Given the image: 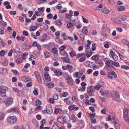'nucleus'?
I'll return each mask as SVG.
<instances>
[{"instance_id": "37998d69", "label": "nucleus", "mask_w": 129, "mask_h": 129, "mask_svg": "<svg viewBox=\"0 0 129 129\" xmlns=\"http://www.w3.org/2000/svg\"><path fill=\"white\" fill-rule=\"evenodd\" d=\"M55 23L58 25H61L62 23L60 20H57L55 21Z\"/></svg>"}, {"instance_id": "13d9d810", "label": "nucleus", "mask_w": 129, "mask_h": 129, "mask_svg": "<svg viewBox=\"0 0 129 129\" xmlns=\"http://www.w3.org/2000/svg\"><path fill=\"white\" fill-rule=\"evenodd\" d=\"M5 54V51L3 50H1L0 52V55L2 56H4Z\"/></svg>"}, {"instance_id": "09e8293b", "label": "nucleus", "mask_w": 129, "mask_h": 129, "mask_svg": "<svg viewBox=\"0 0 129 129\" xmlns=\"http://www.w3.org/2000/svg\"><path fill=\"white\" fill-rule=\"evenodd\" d=\"M44 10V8L43 7H41L38 9V10L40 12V13L43 12Z\"/></svg>"}, {"instance_id": "338daca9", "label": "nucleus", "mask_w": 129, "mask_h": 129, "mask_svg": "<svg viewBox=\"0 0 129 129\" xmlns=\"http://www.w3.org/2000/svg\"><path fill=\"white\" fill-rule=\"evenodd\" d=\"M85 103L86 105H89L91 104V103L88 100H86L85 101Z\"/></svg>"}, {"instance_id": "dca6fc26", "label": "nucleus", "mask_w": 129, "mask_h": 129, "mask_svg": "<svg viewBox=\"0 0 129 129\" xmlns=\"http://www.w3.org/2000/svg\"><path fill=\"white\" fill-rule=\"evenodd\" d=\"M104 60L105 61V63L106 65L112 64L113 61L110 60L108 58H106L104 59Z\"/></svg>"}, {"instance_id": "bf43d9fd", "label": "nucleus", "mask_w": 129, "mask_h": 129, "mask_svg": "<svg viewBox=\"0 0 129 129\" xmlns=\"http://www.w3.org/2000/svg\"><path fill=\"white\" fill-rule=\"evenodd\" d=\"M111 57H112L113 59L115 61L117 60L118 58V57L116 55H114Z\"/></svg>"}, {"instance_id": "cd10ccee", "label": "nucleus", "mask_w": 129, "mask_h": 129, "mask_svg": "<svg viewBox=\"0 0 129 129\" xmlns=\"http://www.w3.org/2000/svg\"><path fill=\"white\" fill-rule=\"evenodd\" d=\"M47 85L49 88H52L54 86V83L52 82H50Z\"/></svg>"}, {"instance_id": "de8ad7c7", "label": "nucleus", "mask_w": 129, "mask_h": 129, "mask_svg": "<svg viewBox=\"0 0 129 129\" xmlns=\"http://www.w3.org/2000/svg\"><path fill=\"white\" fill-rule=\"evenodd\" d=\"M36 105L38 106H40L41 104V102L40 100H37L36 101Z\"/></svg>"}, {"instance_id": "3c124183", "label": "nucleus", "mask_w": 129, "mask_h": 129, "mask_svg": "<svg viewBox=\"0 0 129 129\" xmlns=\"http://www.w3.org/2000/svg\"><path fill=\"white\" fill-rule=\"evenodd\" d=\"M52 52L54 54H56L57 53V50L55 48H53L52 49Z\"/></svg>"}, {"instance_id": "603ef678", "label": "nucleus", "mask_w": 129, "mask_h": 129, "mask_svg": "<svg viewBox=\"0 0 129 129\" xmlns=\"http://www.w3.org/2000/svg\"><path fill=\"white\" fill-rule=\"evenodd\" d=\"M70 54L71 57H73L76 56V53L74 51L71 52L70 53Z\"/></svg>"}, {"instance_id": "4d7b16f0", "label": "nucleus", "mask_w": 129, "mask_h": 129, "mask_svg": "<svg viewBox=\"0 0 129 129\" xmlns=\"http://www.w3.org/2000/svg\"><path fill=\"white\" fill-rule=\"evenodd\" d=\"M74 108V105H72L69 106L68 108L69 110L71 111Z\"/></svg>"}, {"instance_id": "423d86ee", "label": "nucleus", "mask_w": 129, "mask_h": 129, "mask_svg": "<svg viewBox=\"0 0 129 129\" xmlns=\"http://www.w3.org/2000/svg\"><path fill=\"white\" fill-rule=\"evenodd\" d=\"M111 96L113 98L114 100H116V99L119 98V95L118 93L117 92L114 91L111 93Z\"/></svg>"}, {"instance_id": "ddd939ff", "label": "nucleus", "mask_w": 129, "mask_h": 129, "mask_svg": "<svg viewBox=\"0 0 129 129\" xmlns=\"http://www.w3.org/2000/svg\"><path fill=\"white\" fill-rule=\"evenodd\" d=\"M21 78L22 81L25 82L29 81L31 79L30 77L28 76H24L21 77Z\"/></svg>"}, {"instance_id": "7ed1b4c3", "label": "nucleus", "mask_w": 129, "mask_h": 129, "mask_svg": "<svg viewBox=\"0 0 129 129\" xmlns=\"http://www.w3.org/2000/svg\"><path fill=\"white\" fill-rule=\"evenodd\" d=\"M7 120L9 123L13 124L16 122L17 121V119L15 116H11L7 118Z\"/></svg>"}, {"instance_id": "680f3d73", "label": "nucleus", "mask_w": 129, "mask_h": 129, "mask_svg": "<svg viewBox=\"0 0 129 129\" xmlns=\"http://www.w3.org/2000/svg\"><path fill=\"white\" fill-rule=\"evenodd\" d=\"M22 34L23 35L26 36H27L28 35V33L26 30L23 31Z\"/></svg>"}, {"instance_id": "9b49d317", "label": "nucleus", "mask_w": 129, "mask_h": 129, "mask_svg": "<svg viewBox=\"0 0 129 129\" xmlns=\"http://www.w3.org/2000/svg\"><path fill=\"white\" fill-rule=\"evenodd\" d=\"M66 79L67 82L70 85H73L74 81L71 77L69 76L66 78Z\"/></svg>"}, {"instance_id": "c85d7f7f", "label": "nucleus", "mask_w": 129, "mask_h": 129, "mask_svg": "<svg viewBox=\"0 0 129 129\" xmlns=\"http://www.w3.org/2000/svg\"><path fill=\"white\" fill-rule=\"evenodd\" d=\"M111 20L115 22H116L117 21V20H118L119 21H120L121 20H122V21H124V19H123L119 18V20H118L117 18L116 19L114 18H111Z\"/></svg>"}, {"instance_id": "7c9ffc66", "label": "nucleus", "mask_w": 129, "mask_h": 129, "mask_svg": "<svg viewBox=\"0 0 129 129\" xmlns=\"http://www.w3.org/2000/svg\"><path fill=\"white\" fill-rule=\"evenodd\" d=\"M101 86L102 85H100L99 83H98V84L94 86V88L95 90H99L100 89Z\"/></svg>"}, {"instance_id": "79ce46f5", "label": "nucleus", "mask_w": 129, "mask_h": 129, "mask_svg": "<svg viewBox=\"0 0 129 129\" xmlns=\"http://www.w3.org/2000/svg\"><path fill=\"white\" fill-rule=\"evenodd\" d=\"M86 88V87H83L82 88L81 87H79L78 88V90L79 91H81L82 92H83L85 91Z\"/></svg>"}, {"instance_id": "5fc2aeb1", "label": "nucleus", "mask_w": 129, "mask_h": 129, "mask_svg": "<svg viewBox=\"0 0 129 129\" xmlns=\"http://www.w3.org/2000/svg\"><path fill=\"white\" fill-rule=\"evenodd\" d=\"M60 31H58L55 33V35L56 36V38H59L60 37Z\"/></svg>"}, {"instance_id": "bb28decb", "label": "nucleus", "mask_w": 129, "mask_h": 129, "mask_svg": "<svg viewBox=\"0 0 129 129\" xmlns=\"http://www.w3.org/2000/svg\"><path fill=\"white\" fill-rule=\"evenodd\" d=\"M82 31L83 33L85 34H87L88 32L87 28L86 26H84L83 28Z\"/></svg>"}, {"instance_id": "8fccbe9b", "label": "nucleus", "mask_w": 129, "mask_h": 129, "mask_svg": "<svg viewBox=\"0 0 129 129\" xmlns=\"http://www.w3.org/2000/svg\"><path fill=\"white\" fill-rule=\"evenodd\" d=\"M112 64L117 67H118L119 66V63L118 62H112Z\"/></svg>"}, {"instance_id": "aec40b11", "label": "nucleus", "mask_w": 129, "mask_h": 129, "mask_svg": "<svg viewBox=\"0 0 129 129\" xmlns=\"http://www.w3.org/2000/svg\"><path fill=\"white\" fill-rule=\"evenodd\" d=\"M41 27H40L41 28L43 29L46 30L48 29V25L45 24H41L40 25Z\"/></svg>"}, {"instance_id": "393cba45", "label": "nucleus", "mask_w": 129, "mask_h": 129, "mask_svg": "<svg viewBox=\"0 0 129 129\" xmlns=\"http://www.w3.org/2000/svg\"><path fill=\"white\" fill-rule=\"evenodd\" d=\"M47 38V36L46 34H45L43 36L42 38L40 40L41 41L43 42L46 40Z\"/></svg>"}, {"instance_id": "a211bd4d", "label": "nucleus", "mask_w": 129, "mask_h": 129, "mask_svg": "<svg viewBox=\"0 0 129 129\" xmlns=\"http://www.w3.org/2000/svg\"><path fill=\"white\" fill-rule=\"evenodd\" d=\"M107 25L106 24H104L102 27L101 30V33L102 32H105L106 29H107Z\"/></svg>"}, {"instance_id": "052dcab7", "label": "nucleus", "mask_w": 129, "mask_h": 129, "mask_svg": "<svg viewBox=\"0 0 129 129\" xmlns=\"http://www.w3.org/2000/svg\"><path fill=\"white\" fill-rule=\"evenodd\" d=\"M52 129H59L58 126L56 124L53 125L52 127Z\"/></svg>"}, {"instance_id": "5701e85b", "label": "nucleus", "mask_w": 129, "mask_h": 129, "mask_svg": "<svg viewBox=\"0 0 129 129\" xmlns=\"http://www.w3.org/2000/svg\"><path fill=\"white\" fill-rule=\"evenodd\" d=\"M63 61L64 62H66L69 63L70 61V59L67 57H63L62 58Z\"/></svg>"}, {"instance_id": "e2e57ef3", "label": "nucleus", "mask_w": 129, "mask_h": 129, "mask_svg": "<svg viewBox=\"0 0 129 129\" xmlns=\"http://www.w3.org/2000/svg\"><path fill=\"white\" fill-rule=\"evenodd\" d=\"M62 75L64 78H66L68 77L69 76V75L66 73H62Z\"/></svg>"}, {"instance_id": "774afa93", "label": "nucleus", "mask_w": 129, "mask_h": 129, "mask_svg": "<svg viewBox=\"0 0 129 129\" xmlns=\"http://www.w3.org/2000/svg\"><path fill=\"white\" fill-rule=\"evenodd\" d=\"M8 62V61L7 60H4L3 61V64L4 65L6 66Z\"/></svg>"}, {"instance_id": "c756f323", "label": "nucleus", "mask_w": 129, "mask_h": 129, "mask_svg": "<svg viewBox=\"0 0 129 129\" xmlns=\"http://www.w3.org/2000/svg\"><path fill=\"white\" fill-rule=\"evenodd\" d=\"M7 70L3 68H0V72L1 73H5L6 72Z\"/></svg>"}, {"instance_id": "f257e3e1", "label": "nucleus", "mask_w": 129, "mask_h": 129, "mask_svg": "<svg viewBox=\"0 0 129 129\" xmlns=\"http://www.w3.org/2000/svg\"><path fill=\"white\" fill-rule=\"evenodd\" d=\"M8 90L6 86H1L0 87V102H3L7 98L6 92Z\"/></svg>"}, {"instance_id": "a19ab883", "label": "nucleus", "mask_w": 129, "mask_h": 129, "mask_svg": "<svg viewBox=\"0 0 129 129\" xmlns=\"http://www.w3.org/2000/svg\"><path fill=\"white\" fill-rule=\"evenodd\" d=\"M56 41L59 44H61L62 43V40L59 38H56Z\"/></svg>"}, {"instance_id": "a878e982", "label": "nucleus", "mask_w": 129, "mask_h": 129, "mask_svg": "<svg viewBox=\"0 0 129 129\" xmlns=\"http://www.w3.org/2000/svg\"><path fill=\"white\" fill-rule=\"evenodd\" d=\"M102 12L105 14H107L109 12V10L106 8H104L103 9Z\"/></svg>"}, {"instance_id": "9d476101", "label": "nucleus", "mask_w": 129, "mask_h": 129, "mask_svg": "<svg viewBox=\"0 0 129 129\" xmlns=\"http://www.w3.org/2000/svg\"><path fill=\"white\" fill-rule=\"evenodd\" d=\"M47 113L49 115L51 114L52 113V107L51 106L47 105L46 107Z\"/></svg>"}, {"instance_id": "6ab92c4d", "label": "nucleus", "mask_w": 129, "mask_h": 129, "mask_svg": "<svg viewBox=\"0 0 129 129\" xmlns=\"http://www.w3.org/2000/svg\"><path fill=\"white\" fill-rule=\"evenodd\" d=\"M125 9V7L123 6H119L117 8V10L119 11H122Z\"/></svg>"}, {"instance_id": "39448f33", "label": "nucleus", "mask_w": 129, "mask_h": 129, "mask_svg": "<svg viewBox=\"0 0 129 129\" xmlns=\"http://www.w3.org/2000/svg\"><path fill=\"white\" fill-rule=\"evenodd\" d=\"M108 76L111 79H115L117 77V75L114 71H111L108 72Z\"/></svg>"}, {"instance_id": "4468645a", "label": "nucleus", "mask_w": 129, "mask_h": 129, "mask_svg": "<svg viewBox=\"0 0 129 129\" xmlns=\"http://www.w3.org/2000/svg\"><path fill=\"white\" fill-rule=\"evenodd\" d=\"M44 77L46 81H50L51 80L50 77L49 76V74L47 73H45L44 75Z\"/></svg>"}, {"instance_id": "c9c22d12", "label": "nucleus", "mask_w": 129, "mask_h": 129, "mask_svg": "<svg viewBox=\"0 0 129 129\" xmlns=\"http://www.w3.org/2000/svg\"><path fill=\"white\" fill-rule=\"evenodd\" d=\"M59 110H60V111H62V110L61 109L58 108H56L54 112L56 114H58V113H60V112H59Z\"/></svg>"}, {"instance_id": "4be33fe9", "label": "nucleus", "mask_w": 129, "mask_h": 129, "mask_svg": "<svg viewBox=\"0 0 129 129\" xmlns=\"http://www.w3.org/2000/svg\"><path fill=\"white\" fill-rule=\"evenodd\" d=\"M30 57L34 59H36V58L37 56L36 54L34 52H31L30 54Z\"/></svg>"}, {"instance_id": "69168bd1", "label": "nucleus", "mask_w": 129, "mask_h": 129, "mask_svg": "<svg viewBox=\"0 0 129 129\" xmlns=\"http://www.w3.org/2000/svg\"><path fill=\"white\" fill-rule=\"evenodd\" d=\"M66 48V47L64 45H62L59 48V49L60 51H63Z\"/></svg>"}, {"instance_id": "58836bf2", "label": "nucleus", "mask_w": 129, "mask_h": 129, "mask_svg": "<svg viewBox=\"0 0 129 129\" xmlns=\"http://www.w3.org/2000/svg\"><path fill=\"white\" fill-rule=\"evenodd\" d=\"M86 59V57L85 56H83L82 57L79 59V61L80 62H82L84 61Z\"/></svg>"}, {"instance_id": "e433bc0d", "label": "nucleus", "mask_w": 129, "mask_h": 129, "mask_svg": "<svg viewBox=\"0 0 129 129\" xmlns=\"http://www.w3.org/2000/svg\"><path fill=\"white\" fill-rule=\"evenodd\" d=\"M37 28V26H33L31 27L30 29V30L31 31H33L36 30Z\"/></svg>"}, {"instance_id": "0eeeda50", "label": "nucleus", "mask_w": 129, "mask_h": 129, "mask_svg": "<svg viewBox=\"0 0 129 129\" xmlns=\"http://www.w3.org/2000/svg\"><path fill=\"white\" fill-rule=\"evenodd\" d=\"M18 109L17 107H14L9 110L8 112L12 113H14L16 114H18Z\"/></svg>"}, {"instance_id": "6e6d98bb", "label": "nucleus", "mask_w": 129, "mask_h": 129, "mask_svg": "<svg viewBox=\"0 0 129 129\" xmlns=\"http://www.w3.org/2000/svg\"><path fill=\"white\" fill-rule=\"evenodd\" d=\"M36 88L35 87L34 89H35L33 91V93L35 95H37L38 94V91L37 90L35 89Z\"/></svg>"}, {"instance_id": "a18cd8bd", "label": "nucleus", "mask_w": 129, "mask_h": 129, "mask_svg": "<svg viewBox=\"0 0 129 129\" xmlns=\"http://www.w3.org/2000/svg\"><path fill=\"white\" fill-rule=\"evenodd\" d=\"M121 68L125 70H128L129 69V67L128 66L125 65H122L121 66Z\"/></svg>"}, {"instance_id": "c03bdc74", "label": "nucleus", "mask_w": 129, "mask_h": 129, "mask_svg": "<svg viewBox=\"0 0 129 129\" xmlns=\"http://www.w3.org/2000/svg\"><path fill=\"white\" fill-rule=\"evenodd\" d=\"M23 129H30L29 125L27 124H24L23 126Z\"/></svg>"}, {"instance_id": "b1692460", "label": "nucleus", "mask_w": 129, "mask_h": 129, "mask_svg": "<svg viewBox=\"0 0 129 129\" xmlns=\"http://www.w3.org/2000/svg\"><path fill=\"white\" fill-rule=\"evenodd\" d=\"M129 42L128 40L125 39H122L121 40V42L125 45H127Z\"/></svg>"}, {"instance_id": "412c9836", "label": "nucleus", "mask_w": 129, "mask_h": 129, "mask_svg": "<svg viewBox=\"0 0 129 129\" xmlns=\"http://www.w3.org/2000/svg\"><path fill=\"white\" fill-rule=\"evenodd\" d=\"M114 124L115 127L117 129H119L120 128V126L119 124L117 122L115 121L114 122Z\"/></svg>"}, {"instance_id": "49530a36", "label": "nucleus", "mask_w": 129, "mask_h": 129, "mask_svg": "<svg viewBox=\"0 0 129 129\" xmlns=\"http://www.w3.org/2000/svg\"><path fill=\"white\" fill-rule=\"evenodd\" d=\"M67 27L69 28H70L72 27L73 26V24L71 23H69L67 24Z\"/></svg>"}, {"instance_id": "20e7f679", "label": "nucleus", "mask_w": 129, "mask_h": 129, "mask_svg": "<svg viewBox=\"0 0 129 129\" xmlns=\"http://www.w3.org/2000/svg\"><path fill=\"white\" fill-rule=\"evenodd\" d=\"M5 101L3 102H4L6 105L7 107L11 105L13 103V99L11 97L8 98Z\"/></svg>"}, {"instance_id": "72a5a7b5", "label": "nucleus", "mask_w": 129, "mask_h": 129, "mask_svg": "<svg viewBox=\"0 0 129 129\" xmlns=\"http://www.w3.org/2000/svg\"><path fill=\"white\" fill-rule=\"evenodd\" d=\"M5 115L2 112H0V120H3L4 118Z\"/></svg>"}, {"instance_id": "2f4dec72", "label": "nucleus", "mask_w": 129, "mask_h": 129, "mask_svg": "<svg viewBox=\"0 0 129 129\" xmlns=\"http://www.w3.org/2000/svg\"><path fill=\"white\" fill-rule=\"evenodd\" d=\"M44 55L45 56V58H47L50 56V55L48 51H45L44 52Z\"/></svg>"}, {"instance_id": "0e129e2a", "label": "nucleus", "mask_w": 129, "mask_h": 129, "mask_svg": "<svg viewBox=\"0 0 129 129\" xmlns=\"http://www.w3.org/2000/svg\"><path fill=\"white\" fill-rule=\"evenodd\" d=\"M84 65L87 67H90V64L89 63V62L88 61H86L85 63L84 64Z\"/></svg>"}, {"instance_id": "f03ea898", "label": "nucleus", "mask_w": 129, "mask_h": 129, "mask_svg": "<svg viewBox=\"0 0 129 129\" xmlns=\"http://www.w3.org/2000/svg\"><path fill=\"white\" fill-rule=\"evenodd\" d=\"M123 119L127 122H129V111L128 109L126 108H124L123 109Z\"/></svg>"}, {"instance_id": "6e6552de", "label": "nucleus", "mask_w": 129, "mask_h": 129, "mask_svg": "<svg viewBox=\"0 0 129 129\" xmlns=\"http://www.w3.org/2000/svg\"><path fill=\"white\" fill-rule=\"evenodd\" d=\"M34 74L36 76V78L38 81L39 82H42L41 78L40 76L39 73L37 71H36L34 72Z\"/></svg>"}, {"instance_id": "473e14b6", "label": "nucleus", "mask_w": 129, "mask_h": 129, "mask_svg": "<svg viewBox=\"0 0 129 129\" xmlns=\"http://www.w3.org/2000/svg\"><path fill=\"white\" fill-rule=\"evenodd\" d=\"M0 19L1 20L0 22L2 23H3V22H5V21L7 20L6 17H0Z\"/></svg>"}, {"instance_id": "4c0bfd02", "label": "nucleus", "mask_w": 129, "mask_h": 129, "mask_svg": "<svg viewBox=\"0 0 129 129\" xmlns=\"http://www.w3.org/2000/svg\"><path fill=\"white\" fill-rule=\"evenodd\" d=\"M68 70L70 72L73 68V66L70 64H68L67 66Z\"/></svg>"}, {"instance_id": "ea45409f", "label": "nucleus", "mask_w": 129, "mask_h": 129, "mask_svg": "<svg viewBox=\"0 0 129 129\" xmlns=\"http://www.w3.org/2000/svg\"><path fill=\"white\" fill-rule=\"evenodd\" d=\"M98 56L97 55H94V56H93L92 57H91V58L93 60H98L99 58H98Z\"/></svg>"}, {"instance_id": "1a4fd4ad", "label": "nucleus", "mask_w": 129, "mask_h": 129, "mask_svg": "<svg viewBox=\"0 0 129 129\" xmlns=\"http://www.w3.org/2000/svg\"><path fill=\"white\" fill-rule=\"evenodd\" d=\"M104 69L108 71L113 70H114V67L111 64L106 65L105 66Z\"/></svg>"}, {"instance_id": "f3484780", "label": "nucleus", "mask_w": 129, "mask_h": 129, "mask_svg": "<svg viewBox=\"0 0 129 129\" xmlns=\"http://www.w3.org/2000/svg\"><path fill=\"white\" fill-rule=\"evenodd\" d=\"M111 93L110 91H106L104 92H102L101 94L102 95L105 96H107L108 95H109L110 94H111Z\"/></svg>"}, {"instance_id": "f704fd0d", "label": "nucleus", "mask_w": 129, "mask_h": 129, "mask_svg": "<svg viewBox=\"0 0 129 129\" xmlns=\"http://www.w3.org/2000/svg\"><path fill=\"white\" fill-rule=\"evenodd\" d=\"M90 91V92L91 91L92 92H94L95 91V89L92 86H90L89 89H88Z\"/></svg>"}, {"instance_id": "864d4df0", "label": "nucleus", "mask_w": 129, "mask_h": 129, "mask_svg": "<svg viewBox=\"0 0 129 129\" xmlns=\"http://www.w3.org/2000/svg\"><path fill=\"white\" fill-rule=\"evenodd\" d=\"M33 122L37 127L38 126V123L36 119H33Z\"/></svg>"}, {"instance_id": "2eb2a0df", "label": "nucleus", "mask_w": 129, "mask_h": 129, "mask_svg": "<svg viewBox=\"0 0 129 129\" xmlns=\"http://www.w3.org/2000/svg\"><path fill=\"white\" fill-rule=\"evenodd\" d=\"M52 70L57 76L59 77L62 75V73L58 70H55V69Z\"/></svg>"}, {"instance_id": "f8f14e48", "label": "nucleus", "mask_w": 129, "mask_h": 129, "mask_svg": "<svg viewBox=\"0 0 129 129\" xmlns=\"http://www.w3.org/2000/svg\"><path fill=\"white\" fill-rule=\"evenodd\" d=\"M32 47L31 44H28L26 45L23 44L22 46V48L25 49H27L30 48Z\"/></svg>"}]
</instances>
